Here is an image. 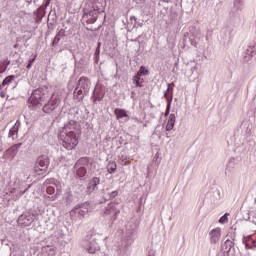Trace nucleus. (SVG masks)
<instances>
[{
	"label": "nucleus",
	"mask_w": 256,
	"mask_h": 256,
	"mask_svg": "<svg viewBox=\"0 0 256 256\" xmlns=\"http://www.w3.org/2000/svg\"><path fill=\"white\" fill-rule=\"evenodd\" d=\"M77 87L83 90L84 95H88L91 89V80L85 76H82L77 82Z\"/></svg>",
	"instance_id": "obj_10"
},
{
	"label": "nucleus",
	"mask_w": 256,
	"mask_h": 256,
	"mask_svg": "<svg viewBox=\"0 0 256 256\" xmlns=\"http://www.w3.org/2000/svg\"><path fill=\"white\" fill-rule=\"evenodd\" d=\"M92 9L105 13V0H91Z\"/></svg>",
	"instance_id": "obj_20"
},
{
	"label": "nucleus",
	"mask_w": 256,
	"mask_h": 256,
	"mask_svg": "<svg viewBox=\"0 0 256 256\" xmlns=\"http://www.w3.org/2000/svg\"><path fill=\"white\" fill-rule=\"evenodd\" d=\"M33 1V3H37V0H32Z\"/></svg>",
	"instance_id": "obj_57"
},
{
	"label": "nucleus",
	"mask_w": 256,
	"mask_h": 256,
	"mask_svg": "<svg viewBox=\"0 0 256 256\" xmlns=\"http://www.w3.org/2000/svg\"><path fill=\"white\" fill-rule=\"evenodd\" d=\"M91 161L89 157H81L77 162L74 164L75 167H87Z\"/></svg>",
	"instance_id": "obj_27"
},
{
	"label": "nucleus",
	"mask_w": 256,
	"mask_h": 256,
	"mask_svg": "<svg viewBox=\"0 0 256 256\" xmlns=\"http://www.w3.org/2000/svg\"><path fill=\"white\" fill-rule=\"evenodd\" d=\"M119 195V191L114 190L111 191V188H106L102 190V197L104 201H111V199H115Z\"/></svg>",
	"instance_id": "obj_15"
},
{
	"label": "nucleus",
	"mask_w": 256,
	"mask_h": 256,
	"mask_svg": "<svg viewBox=\"0 0 256 256\" xmlns=\"http://www.w3.org/2000/svg\"><path fill=\"white\" fill-rule=\"evenodd\" d=\"M27 69H31V67H33V64H31L30 62H28V64H27Z\"/></svg>",
	"instance_id": "obj_56"
},
{
	"label": "nucleus",
	"mask_w": 256,
	"mask_h": 256,
	"mask_svg": "<svg viewBox=\"0 0 256 256\" xmlns=\"http://www.w3.org/2000/svg\"><path fill=\"white\" fill-rule=\"evenodd\" d=\"M35 217H37V215L33 212H24L19 216L17 223L19 227L25 229V227H31V225H33Z\"/></svg>",
	"instance_id": "obj_6"
},
{
	"label": "nucleus",
	"mask_w": 256,
	"mask_h": 256,
	"mask_svg": "<svg viewBox=\"0 0 256 256\" xmlns=\"http://www.w3.org/2000/svg\"><path fill=\"white\" fill-rule=\"evenodd\" d=\"M147 256H155V251L150 250V251L148 252V255H147Z\"/></svg>",
	"instance_id": "obj_54"
},
{
	"label": "nucleus",
	"mask_w": 256,
	"mask_h": 256,
	"mask_svg": "<svg viewBox=\"0 0 256 256\" xmlns=\"http://www.w3.org/2000/svg\"><path fill=\"white\" fill-rule=\"evenodd\" d=\"M47 31H46V36L49 37L53 33V30L55 29V25L53 23H47Z\"/></svg>",
	"instance_id": "obj_39"
},
{
	"label": "nucleus",
	"mask_w": 256,
	"mask_h": 256,
	"mask_svg": "<svg viewBox=\"0 0 256 256\" xmlns=\"http://www.w3.org/2000/svg\"><path fill=\"white\" fill-rule=\"evenodd\" d=\"M49 99V88L47 86H41L32 91L28 103H30V109H41L43 103H47Z\"/></svg>",
	"instance_id": "obj_2"
},
{
	"label": "nucleus",
	"mask_w": 256,
	"mask_h": 256,
	"mask_svg": "<svg viewBox=\"0 0 256 256\" xmlns=\"http://www.w3.org/2000/svg\"><path fill=\"white\" fill-rule=\"evenodd\" d=\"M240 128L245 130V137H251V124L249 122H242Z\"/></svg>",
	"instance_id": "obj_30"
},
{
	"label": "nucleus",
	"mask_w": 256,
	"mask_h": 256,
	"mask_svg": "<svg viewBox=\"0 0 256 256\" xmlns=\"http://www.w3.org/2000/svg\"><path fill=\"white\" fill-rule=\"evenodd\" d=\"M132 95H135V92H132Z\"/></svg>",
	"instance_id": "obj_61"
},
{
	"label": "nucleus",
	"mask_w": 256,
	"mask_h": 256,
	"mask_svg": "<svg viewBox=\"0 0 256 256\" xmlns=\"http://www.w3.org/2000/svg\"><path fill=\"white\" fill-rule=\"evenodd\" d=\"M173 87H175V84L173 82L168 84L167 91L165 92L167 93L168 97H173Z\"/></svg>",
	"instance_id": "obj_40"
},
{
	"label": "nucleus",
	"mask_w": 256,
	"mask_h": 256,
	"mask_svg": "<svg viewBox=\"0 0 256 256\" xmlns=\"http://www.w3.org/2000/svg\"><path fill=\"white\" fill-rule=\"evenodd\" d=\"M114 115H116V119H125V117H129V114H127V110L121 109V108H116L114 110Z\"/></svg>",
	"instance_id": "obj_26"
},
{
	"label": "nucleus",
	"mask_w": 256,
	"mask_h": 256,
	"mask_svg": "<svg viewBox=\"0 0 256 256\" xmlns=\"http://www.w3.org/2000/svg\"><path fill=\"white\" fill-rule=\"evenodd\" d=\"M6 95H7V92H5V91H1V92H0V97H1L2 99H5Z\"/></svg>",
	"instance_id": "obj_52"
},
{
	"label": "nucleus",
	"mask_w": 256,
	"mask_h": 256,
	"mask_svg": "<svg viewBox=\"0 0 256 256\" xmlns=\"http://www.w3.org/2000/svg\"><path fill=\"white\" fill-rule=\"evenodd\" d=\"M7 71V66L0 65V73H5Z\"/></svg>",
	"instance_id": "obj_50"
},
{
	"label": "nucleus",
	"mask_w": 256,
	"mask_h": 256,
	"mask_svg": "<svg viewBox=\"0 0 256 256\" xmlns=\"http://www.w3.org/2000/svg\"><path fill=\"white\" fill-rule=\"evenodd\" d=\"M141 37H143V35H139L138 37H136L135 39H132L131 41H133L134 43H138L139 44V49H141V41H139V39H141Z\"/></svg>",
	"instance_id": "obj_47"
},
{
	"label": "nucleus",
	"mask_w": 256,
	"mask_h": 256,
	"mask_svg": "<svg viewBox=\"0 0 256 256\" xmlns=\"http://www.w3.org/2000/svg\"><path fill=\"white\" fill-rule=\"evenodd\" d=\"M28 63H31V65H33V63H35V57H34V58H30V59L28 60Z\"/></svg>",
	"instance_id": "obj_55"
},
{
	"label": "nucleus",
	"mask_w": 256,
	"mask_h": 256,
	"mask_svg": "<svg viewBox=\"0 0 256 256\" xmlns=\"http://www.w3.org/2000/svg\"><path fill=\"white\" fill-rule=\"evenodd\" d=\"M44 185H57V180L55 178H49L45 181Z\"/></svg>",
	"instance_id": "obj_43"
},
{
	"label": "nucleus",
	"mask_w": 256,
	"mask_h": 256,
	"mask_svg": "<svg viewBox=\"0 0 256 256\" xmlns=\"http://www.w3.org/2000/svg\"><path fill=\"white\" fill-rule=\"evenodd\" d=\"M15 75H9L7 76L2 83L0 84V91L1 89H3V87H6V85H9L10 83H13V81L15 80Z\"/></svg>",
	"instance_id": "obj_33"
},
{
	"label": "nucleus",
	"mask_w": 256,
	"mask_h": 256,
	"mask_svg": "<svg viewBox=\"0 0 256 256\" xmlns=\"http://www.w3.org/2000/svg\"><path fill=\"white\" fill-rule=\"evenodd\" d=\"M99 203L101 204V203H103V201H100Z\"/></svg>",
	"instance_id": "obj_62"
},
{
	"label": "nucleus",
	"mask_w": 256,
	"mask_h": 256,
	"mask_svg": "<svg viewBox=\"0 0 256 256\" xmlns=\"http://www.w3.org/2000/svg\"><path fill=\"white\" fill-rule=\"evenodd\" d=\"M175 120H176L175 114H170L165 127L166 131H173V127H175Z\"/></svg>",
	"instance_id": "obj_25"
},
{
	"label": "nucleus",
	"mask_w": 256,
	"mask_h": 256,
	"mask_svg": "<svg viewBox=\"0 0 256 256\" xmlns=\"http://www.w3.org/2000/svg\"><path fill=\"white\" fill-rule=\"evenodd\" d=\"M144 21L137 19L135 16H130L129 21H127V29L128 31H131L130 29H137L138 27H143Z\"/></svg>",
	"instance_id": "obj_11"
},
{
	"label": "nucleus",
	"mask_w": 256,
	"mask_h": 256,
	"mask_svg": "<svg viewBox=\"0 0 256 256\" xmlns=\"http://www.w3.org/2000/svg\"><path fill=\"white\" fill-rule=\"evenodd\" d=\"M19 127H21V121L17 120L12 128L9 130L8 137L10 139H17L19 135Z\"/></svg>",
	"instance_id": "obj_16"
},
{
	"label": "nucleus",
	"mask_w": 256,
	"mask_h": 256,
	"mask_svg": "<svg viewBox=\"0 0 256 256\" xmlns=\"http://www.w3.org/2000/svg\"><path fill=\"white\" fill-rule=\"evenodd\" d=\"M59 193H61V190L57 189V190H56V194L53 195V196H49L48 199H49L50 201H55V200L59 197Z\"/></svg>",
	"instance_id": "obj_45"
},
{
	"label": "nucleus",
	"mask_w": 256,
	"mask_h": 256,
	"mask_svg": "<svg viewBox=\"0 0 256 256\" xmlns=\"http://www.w3.org/2000/svg\"><path fill=\"white\" fill-rule=\"evenodd\" d=\"M121 213V204L111 202L107 205V207L104 210V217L107 219H110L112 223L114 221H117V217H119V214Z\"/></svg>",
	"instance_id": "obj_4"
},
{
	"label": "nucleus",
	"mask_w": 256,
	"mask_h": 256,
	"mask_svg": "<svg viewBox=\"0 0 256 256\" xmlns=\"http://www.w3.org/2000/svg\"><path fill=\"white\" fill-rule=\"evenodd\" d=\"M27 191V189H25L23 192H17V194H16V197H15V199H19V197H21V195H24V193Z\"/></svg>",
	"instance_id": "obj_49"
},
{
	"label": "nucleus",
	"mask_w": 256,
	"mask_h": 256,
	"mask_svg": "<svg viewBox=\"0 0 256 256\" xmlns=\"http://www.w3.org/2000/svg\"><path fill=\"white\" fill-rule=\"evenodd\" d=\"M234 8L237 11H241L243 9V0H234Z\"/></svg>",
	"instance_id": "obj_37"
},
{
	"label": "nucleus",
	"mask_w": 256,
	"mask_h": 256,
	"mask_svg": "<svg viewBox=\"0 0 256 256\" xmlns=\"http://www.w3.org/2000/svg\"><path fill=\"white\" fill-rule=\"evenodd\" d=\"M187 35H189V34H187ZM187 35H186V37L188 38L189 36H187Z\"/></svg>",
	"instance_id": "obj_63"
},
{
	"label": "nucleus",
	"mask_w": 256,
	"mask_h": 256,
	"mask_svg": "<svg viewBox=\"0 0 256 256\" xmlns=\"http://www.w3.org/2000/svg\"><path fill=\"white\" fill-rule=\"evenodd\" d=\"M118 159H119L120 165H129V163H130L129 157L127 156V154L125 152H121L118 155Z\"/></svg>",
	"instance_id": "obj_31"
},
{
	"label": "nucleus",
	"mask_w": 256,
	"mask_h": 256,
	"mask_svg": "<svg viewBox=\"0 0 256 256\" xmlns=\"http://www.w3.org/2000/svg\"><path fill=\"white\" fill-rule=\"evenodd\" d=\"M73 199V194L68 193L66 196V203H71V200Z\"/></svg>",
	"instance_id": "obj_48"
},
{
	"label": "nucleus",
	"mask_w": 256,
	"mask_h": 256,
	"mask_svg": "<svg viewBox=\"0 0 256 256\" xmlns=\"http://www.w3.org/2000/svg\"><path fill=\"white\" fill-rule=\"evenodd\" d=\"M143 78H141V76L136 73L135 76L132 78V83L135 85V87H143Z\"/></svg>",
	"instance_id": "obj_28"
},
{
	"label": "nucleus",
	"mask_w": 256,
	"mask_h": 256,
	"mask_svg": "<svg viewBox=\"0 0 256 256\" xmlns=\"http://www.w3.org/2000/svg\"><path fill=\"white\" fill-rule=\"evenodd\" d=\"M231 163H232V162L230 161V162L228 163V166L231 165Z\"/></svg>",
	"instance_id": "obj_59"
},
{
	"label": "nucleus",
	"mask_w": 256,
	"mask_h": 256,
	"mask_svg": "<svg viewBox=\"0 0 256 256\" xmlns=\"http://www.w3.org/2000/svg\"><path fill=\"white\" fill-rule=\"evenodd\" d=\"M46 193H48V195H53V193H55V187L53 186H48L46 188Z\"/></svg>",
	"instance_id": "obj_46"
},
{
	"label": "nucleus",
	"mask_w": 256,
	"mask_h": 256,
	"mask_svg": "<svg viewBox=\"0 0 256 256\" xmlns=\"http://www.w3.org/2000/svg\"><path fill=\"white\" fill-rule=\"evenodd\" d=\"M36 165L44 168L46 171H49V165H51V160L47 155H40L36 159Z\"/></svg>",
	"instance_id": "obj_12"
},
{
	"label": "nucleus",
	"mask_w": 256,
	"mask_h": 256,
	"mask_svg": "<svg viewBox=\"0 0 256 256\" xmlns=\"http://www.w3.org/2000/svg\"><path fill=\"white\" fill-rule=\"evenodd\" d=\"M90 208H91V206H90L89 202H84L80 205H77L70 212V215H77L80 219H85V216L88 215Z\"/></svg>",
	"instance_id": "obj_7"
},
{
	"label": "nucleus",
	"mask_w": 256,
	"mask_h": 256,
	"mask_svg": "<svg viewBox=\"0 0 256 256\" xmlns=\"http://www.w3.org/2000/svg\"><path fill=\"white\" fill-rule=\"evenodd\" d=\"M242 241L246 249H255L256 241L253 239V236L244 237Z\"/></svg>",
	"instance_id": "obj_23"
},
{
	"label": "nucleus",
	"mask_w": 256,
	"mask_h": 256,
	"mask_svg": "<svg viewBox=\"0 0 256 256\" xmlns=\"http://www.w3.org/2000/svg\"><path fill=\"white\" fill-rule=\"evenodd\" d=\"M18 152H19V150L15 149L14 145L8 149V153H10V155L12 157H15Z\"/></svg>",
	"instance_id": "obj_42"
},
{
	"label": "nucleus",
	"mask_w": 256,
	"mask_h": 256,
	"mask_svg": "<svg viewBox=\"0 0 256 256\" xmlns=\"http://www.w3.org/2000/svg\"><path fill=\"white\" fill-rule=\"evenodd\" d=\"M105 97V92L99 88H94L91 99L94 103H97V101H103V98Z\"/></svg>",
	"instance_id": "obj_18"
},
{
	"label": "nucleus",
	"mask_w": 256,
	"mask_h": 256,
	"mask_svg": "<svg viewBox=\"0 0 256 256\" xmlns=\"http://www.w3.org/2000/svg\"><path fill=\"white\" fill-rule=\"evenodd\" d=\"M256 55V48L255 46H248L244 53V62L249 63L251 59H253V56Z\"/></svg>",
	"instance_id": "obj_17"
},
{
	"label": "nucleus",
	"mask_w": 256,
	"mask_h": 256,
	"mask_svg": "<svg viewBox=\"0 0 256 256\" xmlns=\"http://www.w3.org/2000/svg\"><path fill=\"white\" fill-rule=\"evenodd\" d=\"M15 191H17V190L11 191V193H15Z\"/></svg>",
	"instance_id": "obj_60"
},
{
	"label": "nucleus",
	"mask_w": 256,
	"mask_h": 256,
	"mask_svg": "<svg viewBox=\"0 0 256 256\" xmlns=\"http://www.w3.org/2000/svg\"><path fill=\"white\" fill-rule=\"evenodd\" d=\"M135 233H137V226L131 224L126 225V239L129 245L133 243V235Z\"/></svg>",
	"instance_id": "obj_14"
},
{
	"label": "nucleus",
	"mask_w": 256,
	"mask_h": 256,
	"mask_svg": "<svg viewBox=\"0 0 256 256\" xmlns=\"http://www.w3.org/2000/svg\"><path fill=\"white\" fill-rule=\"evenodd\" d=\"M33 173H35V175H45V173H47V170L45 168H42L40 165H37V163L35 162L33 167Z\"/></svg>",
	"instance_id": "obj_34"
},
{
	"label": "nucleus",
	"mask_w": 256,
	"mask_h": 256,
	"mask_svg": "<svg viewBox=\"0 0 256 256\" xmlns=\"http://www.w3.org/2000/svg\"><path fill=\"white\" fill-rule=\"evenodd\" d=\"M221 239V228H216L210 232V243H219Z\"/></svg>",
	"instance_id": "obj_21"
},
{
	"label": "nucleus",
	"mask_w": 256,
	"mask_h": 256,
	"mask_svg": "<svg viewBox=\"0 0 256 256\" xmlns=\"http://www.w3.org/2000/svg\"><path fill=\"white\" fill-rule=\"evenodd\" d=\"M79 135H81V129L77 121L70 120L64 125L60 131L61 145L67 149V151H73L79 145Z\"/></svg>",
	"instance_id": "obj_1"
},
{
	"label": "nucleus",
	"mask_w": 256,
	"mask_h": 256,
	"mask_svg": "<svg viewBox=\"0 0 256 256\" xmlns=\"http://www.w3.org/2000/svg\"><path fill=\"white\" fill-rule=\"evenodd\" d=\"M64 37H67V31H65V29H60L52 41V47H57Z\"/></svg>",
	"instance_id": "obj_19"
},
{
	"label": "nucleus",
	"mask_w": 256,
	"mask_h": 256,
	"mask_svg": "<svg viewBox=\"0 0 256 256\" xmlns=\"http://www.w3.org/2000/svg\"><path fill=\"white\" fill-rule=\"evenodd\" d=\"M59 105H61V96L52 94L49 100L43 105L42 111L46 113V115H51L57 111Z\"/></svg>",
	"instance_id": "obj_3"
},
{
	"label": "nucleus",
	"mask_w": 256,
	"mask_h": 256,
	"mask_svg": "<svg viewBox=\"0 0 256 256\" xmlns=\"http://www.w3.org/2000/svg\"><path fill=\"white\" fill-rule=\"evenodd\" d=\"M49 249V246H35L34 247V250L37 252V251H40L42 253V255H45L47 253V250Z\"/></svg>",
	"instance_id": "obj_38"
},
{
	"label": "nucleus",
	"mask_w": 256,
	"mask_h": 256,
	"mask_svg": "<svg viewBox=\"0 0 256 256\" xmlns=\"http://www.w3.org/2000/svg\"><path fill=\"white\" fill-rule=\"evenodd\" d=\"M51 0H47L46 3H50Z\"/></svg>",
	"instance_id": "obj_58"
},
{
	"label": "nucleus",
	"mask_w": 256,
	"mask_h": 256,
	"mask_svg": "<svg viewBox=\"0 0 256 256\" xmlns=\"http://www.w3.org/2000/svg\"><path fill=\"white\" fill-rule=\"evenodd\" d=\"M74 97L78 100V101H83V99L85 98V92H83V89L79 88L78 86L75 88L74 91Z\"/></svg>",
	"instance_id": "obj_32"
},
{
	"label": "nucleus",
	"mask_w": 256,
	"mask_h": 256,
	"mask_svg": "<svg viewBox=\"0 0 256 256\" xmlns=\"http://www.w3.org/2000/svg\"><path fill=\"white\" fill-rule=\"evenodd\" d=\"M49 7V2L42 4L35 12L37 23H41L43 21V17L46 15V9Z\"/></svg>",
	"instance_id": "obj_13"
},
{
	"label": "nucleus",
	"mask_w": 256,
	"mask_h": 256,
	"mask_svg": "<svg viewBox=\"0 0 256 256\" xmlns=\"http://www.w3.org/2000/svg\"><path fill=\"white\" fill-rule=\"evenodd\" d=\"M164 97L167 100V108L165 112V117H167L169 113H171V103H173V96L169 97V94L164 93Z\"/></svg>",
	"instance_id": "obj_29"
},
{
	"label": "nucleus",
	"mask_w": 256,
	"mask_h": 256,
	"mask_svg": "<svg viewBox=\"0 0 256 256\" xmlns=\"http://www.w3.org/2000/svg\"><path fill=\"white\" fill-rule=\"evenodd\" d=\"M74 169L78 179L83 181V179H85V175H87V168L81 166L75 167L74 165Z\"/></svg>",
	"instance_id": "obj_24"
},
{
	"label": "nucleus",
	"mask_w": 256,
	"mask_h": 256,
	"mask_svg": "<svg viewBox=\"0 0 256 256\" xmlns=\"http://www.w3.org/2000/svg\"><path fill=\"white\" fill-rule=\"evenodd\" d=\"M137 74L143 77V75H149V70H147L145 66H141Z\"/></svg>",
	"instance_id": "obj_41"
},
{
	"label": "nucleus",
	"mask_w": 256,
	"mask_h": 256,
	"mask_svg": "<svg viewBox=\"0 0 256 256\" xmlns=\"http://www.w3.org/2000/svg\"><path fill=\"white\" fill-rule=\"evenodd\" d=\"M227 215H229V213H226L225 215H223L220 219H219V223L225 224L229 222V218H227Z\"/></svg>",
	"instance_id": "obj_44"
},
{
	"label": "nucleus",
	"mask_w": 256,
	"mask_h": 256,
	"mask_svg": "<svg viewBox=\"0 0 256 256\" xmlns=\"http://www.w3.org/2000/svg\"><path fill=\"white\" fill-rule=\"evenodd\" d=\"M183 41L184 45H187V43H191L193 47H197V45L199 44V37L195 35H190L187 37V35H185Z\"/></svg>",
	"instance_id": "obj_22"
},
{
	"label": "nucleus",
	"mask_w": 256,
	"mask_h": 256,
	"mask_svg": "<svg viewBox=\"0 0 256 256\" xmlns=\"http://www.w3.org/2000/svg\"><path fill=\"white\" fill-rule=\"evenodd\" d=\"M21 145H23V143H17L14 145V149H17L19 151V149H21Z\"/></svg>",
	"instance_id": "obj_51"
},
{
	"label": "nucleus",
	"mask_w": 256,
	"mask_h": 256,
	"mask_svg": "<svg viewBox=\"0 0 256 256\" xmlns=\"http://www.w3.org/2000/svg\"><path fill=\"white\" fill-rule=\"evenodd\" d=\"M99 55H101V42L97 43V47L94 53L95 63H99Z\"/></svg>",
	"instance_id": "obj_36"
},
{
	"label": "nucleus",
	"mask_w": 256,
	"mask_h": 256,
	"mask_svg": "<svg viewBox=\"0 0 256 256\" xmlns=\"http://www.w3.org/2000/svg\"><path fill=\"white\" fill-rule=\"evenodd\" d=\"M138 5H143L145 3V0H134Z\"/></svg>",
	"instance_id": "obj_53"
},
{
	"label": "nucleus",
	"mask_w": 256,
	"mask_h": 256,
	"mask_svg": "<svg viewBox=\"0 0 256 256\" xmlns=\"http://www.w3.org/2000/svg\"><path fill=\"white\" fill-rule=\"evenodd\" d=\"M101 184V178L99 177H93L88 181V185L86 188V195H91V193H94V191H97L99 189V185Z\"/></svg>",
	"instance_id": "obj_9"
},
{
	"label": "nucleus",
	"mask_w": 256,
	"mask_h": 256,
	"mask_svg": "<svg viewBox=\"0 0 256 256\" xmlns=\"http://www.w3.org/2000/svg\"><path fill=\"white\" fill-rule=\"evenodd\" d=\"M103 12H99V10L93 8L90 11L85 10L84 14H83V21H86V23H88V25H93V23H95L99 17V14H101Z\"/></svg>",
	"instance_id": "obj_8"
},
{
	"label": "nucleus",
	"mask_w": 256,
	"mask_h": 256,
	"mask_svg": "<svg viewBox=\"0 0 256 256\" xmlns=\"http://www.w3.org/2000/svg\"><path fill=\"white\" fill-rule=\"evenodd\" d=\"M81 245L90 255H95L99 251V244L92 236H86Z\"/></svg>",
	"instance_id": "obj_5"
},
{
	"label": "nucleus",
	"mask_w": 256,
	"mask_h": 256,
	"mask_svg": "<svg viewBox=\"0 0 256 256\" xmlns=\"http://www.w3.org/2000/svg\"><path fill=\"white\" fill-rule=\"evenodd\" d=\"M108 173H115L117 171V163L115 161H109L107 164Z\"/></svg>",
	"instance_id": "obj_35"
}]
</instances>
